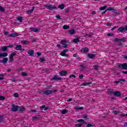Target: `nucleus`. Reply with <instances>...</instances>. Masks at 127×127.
<instances>
[{"instance_id": "1", "label": "nucleus", "mask_w": 127, "mask_h": 127, "mask_svg": "<svg viewBox=\"0 0 127 127\" xmlns=\"http://www.w3.org/2000/svg\"><path fill=\"white\" fill-rule=\"evenodd\" d=\"M44 6V7H46L47 9H49V10H54V9H56V8H57V7L52 5L45 4Z\"/></svg>"}, {"instance_id": "2", "label": "nucleus", "mask_w": 127, "mask_h": 127, "mask_svg": "<svg viewBox=\"0 0 127 127\" xmlns=\"http://www.w3.org/2000/svg\"><path fill=\"white\" fill-rule=\"evenodd\" d=\"M18 109H19V106L15 104H12V107L11 108V112H17Z\"/></svg>"}, {"instance_id": "3", "label": "nucleus", "mask_w": 127, "mask_h": 127, "mask_svg": "<svg viewBox=\"0 0 127 127\" xmlns=\"http://www.w3.org/2000/svg\"><path fill=\"white\" fill-rule=\"evenodd\" d=\"M125 32V31H127V25L125 27H120L117 30V32Z\"/></svg>"}, {"instance_id": "4", "label": "nucleus", "mask_w": 127, "mask_h": 127, "mask_svg": "<svg viewBox=\"0 0 127 127\" xmlns=\"http://www.w3.org/2000/svg\"><path fill=\"white\" fill-rule=\"evenodd\" d=\"M62 80V78L58 77V75H54L51 79V81H60Z\"/></svg>"}, {"instance_id": "5", "label": "nucleus", "mask_w": 127, "mask_h": 127, "mask_svg": "<svg viewBox=\"0 0 127 127\" xmlns=\"http://www.w3.org/2000/svg\"><path fill=\"white\" fill-rule=\"evenodd\" d=\"M16 56V53L15 52H13V53L11 54L9 56V60L11 62H13V57Z\"/></svg>"}, {"instance_id": "6", "label": "nucleus", "mask_w": 127, "mask_h": 127, "mask_svg": "<svg viewBox=\"0 0 127 127\" xmlns=\"http://www.w3.org/2000/svg\"><path fill=\"white\" fill-rule=\"evenodd\" d=\"M12 47H13V45H12L4 46L2 48L1 50L3 52L7 51V49H8V48H12Z\"/></svg>"}, {"instance_id": "7", "label": "nucleus", "mask_w": 127, "mask_h": 127, "mask_svg": "<svg viewBox=\"0 0 127 127\" xmlns=\"http://www.w3.org/2000/svg\"><path fill=\"white\" fill-rule=\"evenodd\" d=\"M118 67H119V68H122L123 69H127V63H124L123 64H119L118 65Z\"/></svg>"}, {"instance_id": "8", "label": "nucleus", "mask_w": 127, "mask_h": 127, "mask_svg": "<svg viewBox=\"0 0 127 127\" xmlns=\"http://www.w3.org/2000/svg\"><path fill=\"white\" fill-rule=\"evenodd\" d=\"M42 92L44 95H46V96H49V95L52 94V91L50 90H44Z\"/></svg>"}, {"instance_id": "9", "label": "nucleus", "mask_w": 127, "mask_h": 127, "mask_svg": "<svg viewBox=\"0 0 127 127\" xmlns=\"http://www.w3.org/2000/svg\"><path fill=\"white\" fill-rule=\"evenodd\" d=\"M15 50H19V51H21L22 52L24 51L25 50V49H22V45H16V46L15 47Z\"/></svg>"}, {"instance_id": "10", "label": "nucleus", "mask_w": 127, "mask_h": 127, "mask_svg": "<svg viewBox=\"0 0 127 127\" xmlns=\"http://www.w3.org/2000/svg\"><path fill=\"white\" fill-rule=\"evenodd\" d=\"M61 44H62L63 46V48H67L68 45L67 44V42L65 40H62L61 42Z\"/></svg>"}, {"instance_id": "11", "label": "nucleus", "mask_w": 127, "mask_h": 127, "mask_svg": "<svg viewBox=\"0 0 127 127\" xmlns=\"http://www.w3.org/2000/svg\"><path fill=\"white\" fill-rule=\"evenodd\" d=\"M7 61H8V59L7 58H4L2 60L0 61V63H3V64H5L7 63Z\"/></svg>"}, {"instance_id": "12", "label": "nucleus", "mask_w": 127, "mask_h": 127, "mask_svg": "<svg viewBox=\"0 0 127 127\" xmlns=\"http://www.w3.org/2000/svg\"><path fill=\"white\" fill-rule=\"evenodd\" d=\"M80 67V71H83V70H85L87 68V65L85 64H81Z\"/></svg>"}, {"instance_id": "13", "label": "nucleus", "mask_w": 127, "mask_h": 127, "mask_svg": "<svg viewBox=\"0 0 127 127\" xmlns=\"http://www.w3.org/2000/svg\"><path fill=\"white\" fill-rule=\"evenodd\" d=\"M30 30H31V31H33V32H39L40 31L39 29L35 28L33 27L30 28Z\"/></svg>"}, {"instance_id": "14", "label": "nucleus", "mask_w": 127, "mask_h": 127, "mask_svg": "<svg viewBox=\"0 0 127 127\" xmlns=\"http://www.w3.org/2000/svg\"><path fill=\"white\" fill-rule=\"evenodd\" d=\"M67 73L66 71H61L59 72L60 76H66Z\"/></svg>"}, {"instance_id": "15", "label": "nucleus", "mask_w": 127, "mask_h": 127, "mask_svg": "<svg viewBox=\"0 0 127 127\" xmlns=\"http://www.w3.org/2000/svg\"><path fill=\"white\" fill-rule=\"evenodd\" d=\"M121 95L122 94L121 92H120V91H114V96L115 97H121Z\"/></svg>"}, {"instance_id": "16", "label": "nucleus", "mask_w": 127, "mask_h": 127, "mask_svg": "<svg viewBox=\"0 0 127 127\" xmlns=\"http://www.w3.org/2000/svg\"><path fill=\"white\" fill-rule=\"evenodd\" d=\"M19 34L18 33H11L9 35V37H16V36H18Z\"/></svg>"}, {"instance_id": "17", "label": "nucleus", "mask_w": 127, "mask_h": 127, "mask_svg": "<svg viewBox=\"0 0 127 127\" xmlns=\"http://www.w3.org/2000/svg\"><path fill=\"white\" fill-rule=\"evenodd\" d=\"M60 112L62 115H66V114H68V110L66 109H63L62 110H60Z\"/></svg>"}, {"instance_id": "18", "label": "nucleus", "mask_w": 127, "mask_h": 127, "mask_svg": "<svg viewBox=\"0 0 127 127\" xmlns=\"http://www.w3.org/2000/svg\"><path fill=\"white\" fill-rule=\"evenodd\" d=\"M81 51L84 53H87L89 52V49H88V48H83L81 49Z\"/></svg>"}, {"instance_id": "19", "label": "nucleus", "mask_w": 127, "mask_h": 127, "mask_svg": "<svg viewBox=\"0 0 127 127\" xmlns=\"http://www.w3.org/2000/svg\"><path fill=\"white\" fill-rule=\"evenodd\" d=\"M125 81H126V80L125 79H118V81H115V83L116 84H119V83H120V84H123V82H125Z\"/></svg>"}, {"instance_id": "20", "label": "nucleus", "mask_w": 127, "mask_h": 127, "mask_svg": "<svg viewBox=\"0 0 127 127\" xmlns=\"http://www.w3.org/2000/svg\"><path fill=\"white\" fill-rule=\"evenodd\" d=\"M7 55H8V54L7 53H0V58H1V57H7Z\"/></svg>"}, {"instance_id": "21", "label": "nucleus", "mask_w": 127, "mask_h": 127, "mask_svg": "<svg viewBox=\"0 0 127 127\" xmlns=\"http://www.w3.org/2000/svg\"><path fill=\"white\" fill-rule=\"evenodd\" d=\"M76 33V31L74 29H71L68 31V34L70 35H73V34H75Z\"/></svg>"}, {"instance_id": "22", "label": "nucleus", "mask_w": 127, "mask_h": 127, "mask_svg": "<svg viewBox=\"0 0 127 127\" xmlns=\"http://www.w3.org/2000/svg\"><path fill=\"white\" fill-rule=\"evenodd\" d=\"M35 8V7L34 6H33L32 9L28 10L26 12V13H27L28 14H30V13H32V12H33V10H34Z\"/></svg>"}, {"instance_id": "23", "label": "nucleus", "mask_w": 127, "mask_h": 127, "mask_svg": "<svg viewBox=\"0 0 127 127\" xmlns=\"http://www.w3.org/2000/svg\"><path fill=\"white\" fill-rule=\"evenodd\" d=\"M39 117H40V115H37L36 116L33 117H32L33 121H37V120H40V118H39Z\"/></svg>"}, {"instance_id": "24", "label": "nucleus", "mask_w": 127, "mask_h": 127, "mask_svg": "<svg viewBox=\"0 0 127 127\" xmlns=\"http://www.w3.org/2000/svg\"><path fill=\"white\" fill-rule=\"evenodd\" d=\"M108 93L109 95H113V94H114L115 91H114V90L110 89L108 90Z\"/></svg>"}, {"instance_id": "25", "label": "nucleus", "mask_w": 127, "mask_h": 127, "mask_svg": "<svg viewBox=\"0 0 127 127\" xmlns=\"http://www.w3.org/2000/svg\"><path fill=\"white\" fill-rule=\"evenodd\" d=\"M106 10L108 11H116L117 10L116 9L114 8V7H108Z\"/></svg>"}, {"instance_id": "26", "label": "nucleus", "mask_w": 127, "mask_h": 127, "mask_svg": "<svg viewBox=\"0 0 127 127\" xmlns=\"http://www.w3.org/2000/svg\"><path fill=\"white\" fill-rule=\"evenodd\" d=\"M34 53V51L30 50L28 51V54L30 55V56H33V54Z\"/></svg>"}, {"instance_id": "27", "label": "nucleus", "mask_w": 127, "mask_h": 127, "mask_svg": "<svg viewBox=\"0 0 127 127\" xmlns=\"http://www.w3.org/2000/svg\"><path fill=\"white\" fill-rule=\"evenodd\" d=\"M74 109L76 111H79L80 110H83L84 109V108H83V107H78V106H75Z\"/></svg>"}, {"instance_id": "28", "label": "nucleus", "mask_w": 127, "mask_h": 127, "mask_svg": "<svg viewBox=\"0 0 127 127\" xmlns=\"http://www.w3.org/2000/svg\"><path fill=\"white\" fill-rule=\"evenodd\" d=\"M21 44H23V45H26L29 43V42L26 40H23L21 42Z\"/></svg>"}, {"instance_id": "29", "label": "nucleus", "mask_w": 127, "mask_h": 127, "mask_svg": "<svg viewBox=\"0 0 127 127\" xmlns=\"http://www.w3.org/2000/svg\"><path fill=\"white\" fill-rule=\"evenodd\" d=\"M18 111H19L20 112H24V111H25V108L23 107H19Z\"/></svg>"}, {"instance_id": "30", "label": "nucleus", "mask_w": 127, "mask_h": 127, "mask_svg": "<svg viewBox=\"0 0 127 127\" xmlns=\"http://www.w3.org/2000/svg\"><path fill=\"white\" fill-rule=\"evenodd\" d=\"M88 57L90 59H93V58H95V55L92 54H89Z\"/></svg>"}, {"instance_id": "31", "label": "nucleus", "mask_w": 127, "mask_h": 127, "mask_svg": "<svg viewBox=\"0 0 127 127\" xmlns=\"http://www.w3.org/2000/svg\"><path fill=\"white\" fill-rule=\"evenodd\" d=\"M17 20H18L19 22H22V19H23V17H21V16L18 17L17 18Z\"/></svg>"}, {"instance_id": "32", "label": "nucleus", "mask_w": 127, "mask_h": 127, "mask_svg": "<svg viewBox=\"0 0 127 127\" xmlns=\"http://www.w3.org/2000/svg\"><path fill=\"white\" fill-rule=\"evenodd\" d=\"M3 122H4L3 116L2 115H0V123H3Z\"/></svg>"}, {"instance_id": "33", "label": "nucleus", "mask_w": 127, "mask_h": 127, "mask_svg": "<svg viewBox=\"0 0 127 127\" xmlns=\"http://www.w3.org/2000/svg\"><path fill=\"white\" fill-rule=\"evenodd\" d=\"M77 123H81V124H84L85 121L83 119H79L76 121Z\"/></svg>"}, {"instance_id": "34", "label": "nucleus", "mask_w": 127, "mask_h": 127, "mask_svg": "<svg viewBox=\"0 0 127 127\" xmlns=\"http://www.w3.org/2000/svg\"><path fill=\"white\" fill-rule=\"evenodd\" d=\"M63 28L64 29H69V28H70V26L69 25H64L63 26Z\"/></svg>"}, {"instance_id": "35", "label": "nucleus", "mask_w": 127, "mask_h": 127, "mask_svg": "<svg viewBox=\"0 0 127 127\" xmlns=\"http://www.w3.org/2000/svg\"><path fill=\"white\" fill-rule=\"evenodd\" d=\"M119 41H121V42H124V41L126 42L127 41V38L123 37L121 39H119Z\"/></svg>"}, {"instance_id": "36", "label": "nucleus", "mask_w": 127, "mask_h": 127, "mask_svg": "<svg viewBox=\"0 0 127 127\" xmlns=\"http://www.w3.org/2000/svg\"><path fill=\"white\" fill-rule=\"evenodd\" d=\"M92 82H85L84 83H82L81 86H87V85H91Z\"/></svg>"}, {"instance_id": "37", "label": "nucleus", "mask_w": 127, "mask_h": 127, "mask_svg": "<svg viewBox=\"0 0 127 127\" xmlns=\"http://www.w3.org/2000/svg\"><path fill=\"white\" fill-rule=\"evenodd\" d=\"M4 8L0 5V11H1V12H4Z\"/></svg>"}, {"instance_id": "38", "label": "nucleus", "mask_w": 127, "mask_h": 127, "mask_svg": "<svg viewBox=\"0 0 127 127\" xmlns=\"http://www.w3.org/2000/svg\"><path fill=\"white\" fill-rule=\"evenodd\" d=\"M107 8V6H102L99 9L100 10H105V9H106Z\"/></svg>"}, {"instance_id": "39", "label": "nucleus", "mask_w": 127, "mask_h": 127, "mask_svg": "<svg viewBox=\"0 0 127 127\" xmlns=\"http://www.w3.org/2000/svg\"><path fill=\"white\" fill-rule=\"evenodd\" d=\"M73 41L74 43H78V42H79L80 41L78 38H75L73 39Z\"/></svg>"}, {"instance_id": "40", "label": "nucleus", "mask_w": 127, "mask_h": 127, "mask_svg": "<svg viewBox=\"0 0 127 127\" xmlns=\"http://www.w3.org/2000/svg\"><path fill=\"white\" fill-rule=\"evenodd\" d=\"M59 8H61V9H64V4H62L59 5Z\"/></svg>"}, {"instance_id": "41", "label": "nucleus", "mask_w": 127, "mask_h": 127, "mask_svg": "<svg viewBox=\"0 0 127 127\" xmlns=\"http://www.w3.org/2000/svg\"><path fill=\"white\" fill-rule=\"evenodd\" d=\"M83 118L85 120H88V115H87V114H84L83 115Z\"/></svg>"}, {"instance_id": "42", "label": "nucleus", "mask_w": 127, "mask_h": 127, "mask_svg": "<svg viewBox=\"0 0 127 127\" xmlns=\"http://www.w3.org/2000/svg\"><path fill=\"white\" fill-rule=\"evenodd\" d=\"M13 96L15 97V98H18L19 95H18V93H15L14 94Z\"/></svg>"}, {"instance_id": "43", "label": "nucleus", "mask_w": 127, "mask_h": 127, "mask_svg": "<svg viewBox=\"0 0 127 127\" xmlns=\"http://www.w3.org/2000/svg\"><path fill=\"white\" fill-rule=\"evenodd\" d=\"M60 55H61V56H65V55H66V53L63 51V52H61Z\"/></svg>"}, {"instance_id": "44", "label": "nucleus", "mask_w": 127, "mask_h": 127, "mask_svg": "<svg viewBox=\"0 0 127 127\" xmlns=\"http://www.w3.org/2000/svg\"><path fill=\"white\" fill-rule=\"evenodd\" d=\"M69 78H76V75L74 74H70Z\"/></svg>"}, {"instance_id": "45", "label": "nucleus", "mask_w": 127, "mask_h": 127, "mask_svg": "<svg viewBox=\"0 0 127 127\" xmlns=\"http://www.w3.org/2000/svg\"><path fill=\"white\" fill-rule=\"evenodd\" d=\"M40 62H42V63H43V62H45V58H41L40 59Z\"/></svg>"}, {"instance_id": "46", "label": "nucleus", "mask_w": 127, "mask_h": 127, "mask_svg": "<svg viewBox=\"0 0 127 127\" xmlns=\"http://www.w3.org/2000/svg\"><path fill=\"white\" fill-rule=\"evenodd\" d=\"M5 98H4V97L0 96V100H1V101H3V100H5Z\"/></svg>"}, {"instance_id": "47", "label": "nucleus", "mask_w": 127, "mask_h": 127, "mask_svg": "<svg viewBox=\"0 0 127 127\" xmlns=\"http://www.w3.org/2000/svg\"><path fill=\"white\" fill-rule=\"evenodd\" d=\"M27 75V73H26V72H23L22 73V76H23V77H25V76Z\"/></svg>"}, {"instance_id": "48", "label": "nucleus", "mask_w": 127, "mask_h": 127, "mask_svg": "<svg viewBox=\"0 0 127 127\" xmlns=\"http://www.w3.org/2000/svg\"><path fill=\"white\" fill-rule=\"evenodd\" d=\"M76 127H82V124H77L75 125Z\"/></svg>"}, {"instance_id": "49", "label": "nucleus", "mask_w": 127, "mask_h": 127, "mask_svg": "<svg viewBox=\"0 0 127 127\" xmlns=\"http://www.w3.org/2000/svg\"><path fill=\"white\" fill-rule=\"evenodd\" d=\"M56 17L57 18H58V19L61 20L62 19V18H61V17H60V15H57Z\"/></svg>"}, {"instance_id": "50", "label": "nucleus", "mask_w": 127, "mask_h": 127, "mask_svg": "<svg viewBox=\"0 0 127 127\" xmlns=\"http://www.w3.org/2000/svg\"><path fill=\"white\" fill-rule=\"evenodd\" d=\"M94 127V125H92L91 124H88L86 127Z\"/></svg>"}, {"instance_id": "51", "label": "nucleus", "mask_w": 127, "mask_h": 127, "mask_svg": "<svg viewBox=\"0 0 127 127\" xmlns=\"http://www.w3.org/2000/svg\"><path fill=\"white\" fill-rule=\"evenodd\" d=\"M94 69H95V70H99V66L95 65L94 66Z\"/></svg>"}, {"instance_id": "52", "label": "nucleus", "mask_w": 127, "mask_h": 127, "mask_svg": "<svg viewBox=\"0 0 127 127\" xmlns=\"http://www.w3.org/2000/svg\"><path fill=\"white\" fill-rule=\"evenodd\" d=\"M83 77H84V75H83V74H80L79 75V79H83Z\"/></svg>"}, {"instance_id": "53", "label": "nucleus", "mask_w": 127, "mask_h": 127, "mask_svg": "<svg viewBox=\"0 0 127 127\" xmlns=\"http://www.w3.org/2000/svg\"><path fill=\"white\" fill-rule=\"evenodd\" d=\"M51 91H52V92L55 93V92H57V89H52Z\"/></svg>"}, {"instance_id": "54", "label": "nucleus", "mask_w": 127, "mask_h": 127, "mask_svg": "<svg viewBox=\"0 0 127 127\" xmlns=\"http://www.w3.org/2000/svg\"><path fill=\"white\" fill-rule=\"evenodd\" d=\"M106 25H107V26H112V23H107Z\"/></svg>"}, {"instance_id": "55", "label": "nucleus", "mask_w": 127, "mask_h": 127, "mask_svg": "<svg viewBox=\"0 0 127 127\" xmlns=\"http://www.w3.org/2000/svg\"><path fill=\"white\" fill-rule=\"evenodd\" d=\"M45 105H42V106L40 107V109L41 110H43V109H44V108H45Z\"/></svg>"}, {"instance_id": "56", "label": "nucleus", "mask_w": 127, "mask_h": 127, "mask_svg": "<svg viewBox=\"0 0 127 127\" xmlns=\"http://www.w3.org/2000/svg\"><path fill=\"white\" fill-rule=\"evenodd\" d=\"M113 114H114V115H118V114H119V112L114 111H113Z\"/></svg>"}, {"instance_id": "57", "label": "nucleus", "mask_w": 127, "mask_h": 127, "mask_svg": "<svg viewBox=\"0 0 127 127\" xmlns=\"http://www.w3.org/2000/svg\"><path fill=\"white\" fill-rule=\"evenodd\" d=\"M4 35L9 36V35H8V32H4Z\"/></svg>"}, {"instance_id": "58", "label": "nucleus", "mask_w": 127, "mask_h": 127, "mask_svg": "<svg viewBox=\"0 0 127 127\" xmlns=\"http://www.w3.org/2000/svg\"><path fill=\"white\" fill-rule=\"evenodd\" d=\"M108 36H113L114 35V34H112V33H108L107 34Z\"/></svg>"}, {"instance_id": "59", "label": "nucleus", "mask_w": 127, "mask_h": 127, "mask_svg": "<svg viewBox=\"0 0 127 127\" xmlns=\"http://www.w3.org/2000/svg\"><path fill=\"white\" fill-rule=\"evenodd\" d=\"M115 41H116V42H118V41H120V39L116 38L115 39Z\"/></svg>"}, {"instance_id": "60", "label": "nucleus", "mask_w": 127, "mask_h": 127, "mask_svg": "<svg viewBox=\"0 0 127 127\" xmlns=\"http://www.w3.org/2000/svg\"><path fill=\"white\" fill-rule=\"evenodd\" d=\"M118 28V27H117V26H114L113 28L111 29V30H115V29Z\"/></svg>"}, {"instance_id": "61", "label": "nucleus", "mask_w": 127, "mask_h": 127, "mask_svg": "<svg viewBox=\"0 0 127 127\" xmlns=\"http://www.w3.org/2000/svg\"><path fill=\"white\" fill-rule=\"evenodd\" d=\"M4 76H5V75H4V73H0V77H4Z\"/></svg>"}, {"instance_id": "62", "label": "nucleus", "mask_w": 127, "mask_h": 127, "mask_svg": "<svg viewBox=\"0 0 127 127\" xmlns=\"http://www.w3.org/2000/svg\"><path fill=\"white\" fill-rule=\"evenodd\" d=\"M63 51H64V52H65L66 53V52H68V51H69V50L68 49H65Z\"/></svg>"}, {"instance_id": "63", "label": "nucleus", "mask_w": 127, "mask_h": 127, "mask_svg": "<svg viewBox=\"0 0 127 127\" xmlns=\"http://www.w3.org/2000/svg\"><path fill=\"white\" fill-rule=\"evenodd\" d=\"M73 57H78V54H73Z\"/></svg>"}, {"instance_id": "64", "label": "nucleus", "mask_w": 127, "mask_h": 127, "mask_svg": "<svg viewBox=\"0 0 127 127\" xmlns=\"http://www.w3.org/2000/svg\"><path fill=\"white\" fill-rule=\"evenodd\" d=\"M95 13H96V11H93L92 12V13H91V14L94 15V14H95Z\"/></svg>"}]
</instances>
